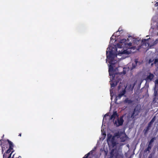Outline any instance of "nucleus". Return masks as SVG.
<instances>
[{
    "label": "nucleus",
    "mask_w": 158,
    "mask_h": 158,
    "mask_svg": "<svg viewBox=\"0 0 158 158\" xmlns=\"http://www.w3.org/2000/svg\"><path fill=\"white\" fill-rule=\"evenodd\" d=\"M126 40L125 39L121 40L119 43H118L117 46L114 45L110 49V48H107L106 52L107 58L110 60L111 62H112L115 56H116V52H117V47L119 48H124L126 45Z\"/></svg>",
    "instance_id": "1"
},
{
    "label": "nucleus",
    "mask_w": 158,
    "mask_h": 158,
    "mask_svg": "<svg viewBox=\"0 0 158 158\" xmlns=\"http://www.w3.org/2000/svg\"><path fill=\"white\" fill-rule=\"evenodd\" d=\"M112 62H111L110 61L109 62V63L110 64L109 66L108 70L109 75L110 76H112V80H111L112 82V83H110L111 87H115L117 85L118 83V81H114L115 76V75L114 73V72L116 71V69L114 68V65L115 64V63H113Z\"/></svg>",
    "instance_id": "2"
},
{
    "label": "nucleus",
    "mask_w": 158,
    "mask_h": 158,
    "mask_svg": "<svg viewBox=\"0 0 158 158\" xmlns=\"http://www.w3.org/2000/svg\"><path fill=\"white\" fill-rule=\"evenodd\" d=\"M6 141L8 142V144H9V148L3 154V158H8L10 155H11V156L12 154L14 151L13 149L14 144L13 143L8 139H7Z\"/></svg>",
    "instance_id": "3"
},
{
    "label": "nucleus",
    "mask_w": 158,
    "mask_h": 158,
    "mask_svg": "<svg viewBox=\"0 0 158 158\" xmlns=\"http://www.w3.org/2000/svg\"><path fill=\"white\" fill-rule=\"evenodd\" d=\"M132 44L131 43H126V45L125 46L127 48L126 50L123 49H122L121 51H119L118 52V53L117 55H118L121 56L123 54H129L131 53V51L129 50L131 49L135 50L136 48V47L135 46L132 47Z\"/></svg>",
    "instance_id": "4"
},
{
    "label": "nucleus",
    "mask_w": 158,
    "mask_h": 158,
    "mask_svg": "<svg viewBox=\"0 0 158 158\" xmlns=\"http://www.w3.org/2000/svg\"><path fill=\"white\" fill-rule=\"evenodd\" d=\"M140 106L137 105L134 108L133 112L132 113L131 117L132 118H134L135 117L138 115L140 110Z\"/></svg>",
    "instance_id": "5"
},
{
    "label": "nucleus",
    "mask_w": 158,
    "mask_h": 158,
    "mask_svg": "<svg viewBox=\"0 0 158 158\" xmlns=\"http://www.w3.org/2000/svg\"><path fill=\"white\" fill-rule=\"evenodd\" d=\"M154 77V74L151 73H148L146 78L145 79L146 82H149L152 81Z\"/></svg>",
    "instance_id": "6"
},
{
    "label": "nucleus",
    "mask_w": 158,
    "mask_h": 158,
    "mask_svg": "<svg viewBox=\"0 0 158 158\" xmlns=\"http://www.w3.org/2000/svg\"><path fill=\"white\" fill-rule=\"evenodd\" d=\"M126 92V91L125 89H123L122 91L120 92L119 94H118V95L116 96L115 99V102L117 100L120 99L125 94Z\"/></svg>",
    "instance_id": "7"
},
{
    "label": "nucleus",
    "mask_w": 158,
    "mask_h": 158,
    "mask_svg": "<svg viewBox=\"0 0 158 158\" xmlns=\"http://www.w3.org/2000/svg\"><path fill=\"white\" fill-rule=\"evenodd\" d=\"M123 117L121 116L120 118V119L118 118V124H117V122L116 121H115L114 124L116 125L117 126H119L122 125L124 122V120L123 119Z\"/></svg>",
    "instance_id": "8"
},
{
    "label": "nucleus",
    "mask_w": 158,
    "mask_h": 158,
    "mask_svg": "<svg viewBox=\"0 0 158 158\" xmlns=\"http://www.w3.org/2000/svg\"><path fill=\"white\" fill-rule=\"evenodd\" d=\"M118 117V114L117 113L116 111H114L113 113V114L111 116L109 120H111L112 119L113 120V121H114V119L116 118V117Z\"/></svg>",
    "instance_id": "9"
},
{
    "label": "nucleus",
    "mask_w": 158,
    "mask_h": 158,
    "mask_svg": "<svg viewBox=\"0 0 158 158\" xmlns=\"http://www.w3.org/2000/svg\"><path fill=\"white\" fill-rule=\"evenodd\" d=\"M150 127H151L148 125L146 128L143 130V132L144 133V135H146L147 134L148 131L150 130Z\"/></svg>",
    "instance_id": "10"
},
{
    "label": "nucleus",
    "mask_w": 158,
    "mask_h": 158,
    "mask_svg": "<svg viewBox=\"0 0 158 158\" xmlns=\"http://www.w3.org/2000/svg\"><path fill=\"white\" fill-rule=\"evenodd\" d=\"M94 150H92L90 151L89 153H88L86 154L84 156L83 158H88L89 156L90 155H92L94 153Z\"/></svg>",
    "instance_id": "11"
},
{
    "label": "nucleus",
    "mask_w": 158,
    "mask_h": 158,
    "mask_svg": "<svg viewBox=\"0 0 158 158\" xmlns=\"http://www.w3.org/2000/svg\"><path fill=\"white\" fill-rule=\"evenodd\" d=\"M1 145L2 147V148H3V147H5V149H6L8 148V147H9V145H8V144L4 143L2 142H1Z\"/></svg>",
    "instance_id": "12"
},
{
    "label": "nucleus",
    "mask_w": 158,
    "mask_h": 158,
    "mask_svg": "<svg viewBox=\"0 0 158 158\" xmlns=\"http://www.w3.org/2000/svg\"><path fill=\"white\" fill-rule=\"evenodd\" d=\"M133 101L131 99H129L128 98H126L124 101V102L125 103L130 104L132 103Z\"/></svg>",
    "instance_id": "13"
},
{
    "label": "nucleus",
    "mask_w": 158,
    "mask_h": 158,
    "mask_svg": "<svg viewBox=\"0 0 158 158\" xmlns=\"http://www.w3.org/2000/svg\"><path fill=\"white\" fill-rule=\"evenodd\" d=\"M135 85V83H134L133 84H131L128 87L129 89L131 91H132L133 90L134 86Z\"/></svg>",
    "instance_id": "14"
},
{
    "label": "nucleus",
    "mask_w": 158,
    "mask_h": 158,
    "mask_svg": "<svg viewBox=\"0 0 158 158\" xmlns=\"http://www.w3.org/2000/svg\"><path fill=\"white\" fill-rule=\"evenodd\" d=\"M135 63H132V67L131 68V70H132L134 68H135L137 65V60H135Z\"/></svg>",
    "instance_id": "15"
},
{
    "label": "nucleus",
    "mask_w": 158,
    "mask_h": 158,
    "mask_svg": "<svg viewBox=\"0 0 158 158\" xmlns=\"http://www.w3.org/2000/svg\"><path fill=\"white\" fill-rule=\"evenodd\" d=\"M148 41V39H143L142 40V44L146 46L147 45V44H148V46H149V44L147 42Z\"/></svg>",
    "instance_id": "16"
},
{
    "label": "nucleus",
    "mask_w": 158,
    "mask_h": 158,
    "mask_svg": "<svg viewBox=\"0 0 158 158\" xmlns=\"http://www.w3.org/2000/svg\"><path fill=\"white\" fill-rule=\"evenodd\" d=\"M156 139V137L152 138L148 144H149V145H152V143L154 142V140Z\"/></svg>",
    "instance_id": "17"
},
{
    "label": "nucleus",
    "mask_w": 158,
    "mask_h": 158,
    "mask_svg": "<svg viewBox=\"0 0 158 158\" xmlns=\"http://www.w3.org/2000/svg\"><path fill=\"white\" fill-rule=\"evenodd\" d=\"M155 120V117H154L148 124V125L151 127L152 125Z\"/></svg>",
    "instance_id": "18"
},
{
    "label": "nucleus",
    "mask_w": 158,
    "mask_h": 158,
    "mask_svg": "<svg viewBox=\"0 0 158 158\" xmlns=\"http://www.w3.org/2000/svg\"><path fill=\"white\" fill-rule=\"evenodd\" d=\"M110 141L111 142V143L113 146L116 145V142L114 141V137L112 138Z\"/></svg>",
    "instance_id": "19"
},
{
    "label": "nucleus",
    "mask_w": 158,
    "mask_h": 158,
    "mask_svg": "<svg viewBox=\"0 0 158 158\" xmlns=\"http://www.w3.org/2000/svg\"><path fill=\"white\" fill-rule=\"evenodd\" d=\"M114 149H113L111 150L110 153V158H113L114 156Z\"/></svg>",
    "instance_id": "20"
},
{
    "label": "nucleus",
    "mask_w": 158,
    "mask_h": 158,
    "mask_svg": "<svg viewBox=\"0 0 158 158\" xmlns=\"http://www.w3.org/2000/svg\"><path fill=\"white\" fill-rule=\"evenodd\" d=\"M112 138V136L111 135H107V142H109V141H110L111 139Z\"/></svg>",
    "instance_id": "21"
},
{
    "label": "nucleus",
    "mask_w": 158,
    "mask_h": 158,
    "mask_svg": "<svg viewBox=\"0 0 158 158\" xmlns=\"http://www.w3.org/2000/svg\"><path fill=\"white\" fill-rule=\"evenodd\" d=\"M154 64L158 68V59H155Z\"/></svg>",
    "instance_id": "22"
},
{
    "label": "nucleus",
    "mask_w": 158,
    "mask_h": 158,
    "mask_svg": "<svg viewBox=\"0 0 158 158\" xmlns=\"http://www.w3.org/2000/svg\"><path fill=\"white\" fill-rule=\"evenodd\" d=\"M152 146V145H149V144H148V148L145 150V151L146 152L147 151L149 152L150 150L151 149Z\"/></svg>",
    "instance_id": "23"
},
{
    "label": "nucleus",
    "mask_w": 158,
    "mask_h": 158,
    "mask_svg": "<svg viewBox=\"0 0 158 158\" xmlns=\"http://www.w3.org/2000/svg\"><path fill=\"white\" fill-rule=\"evenodd\" d=\"M158 92V88H157L155 87V91H154V95L155 96H156L157 95V94H157Z\"/></svg>",
    "instance_id": "24"
},
{
    "label": "nucleus",
    "mask_w": 158,
    "mask_h": 158,
    "mask_svg": "<svg viewBox=\"0 0 158 158\" xmlns=\"http://www.w3.org/2000/svg\"><path fill=\"white\" fill-rule=\"evenodd\" d=\"M118 154L119 153L117 151H115L114 152V156L116 158H117L118 157Z\"/></svg>",
    "instance_id": "25"
},
{
    "label": "nucleus",
    "mask_w": 158,
    "mask_h": 158,
    "mask_svg": "<svg viewBox=\"0 0 158 158\" xmlns=\"http://www.w3.org/2000/svg\"><path fill=\"white\" fill-rule=\"evenodd\" d=\"M155 87L157 88V87H158V79H157L155 80Z\"/></svg>",
    "instance_id": "26"
},
{
    "label": "nucleus",
    "mask_w": 158,
    "mask_h": 158,
    "mask_svg": "<svg viewBox=\"0 0 158 158\" xmlns=\"http://www.w3.org/2000/svg\"><path fill=\"white\" fill-rule=\"evenodd\" d=\"M121 135V133L118 132L117 133H116L115 134V136H118L120 137Z\"/></svg>",
    "instance_id": "27"
},
{
    "label": "nucleus",
    "mask_w": 158,
    "mask_h": 158,
    "mask_svg": "<svg viewBox=\"0 0 158 158\" xmlns=\"http://www.w3.org/2000/svg\"><path fill=\"white\" fill-rule=\"evenodd\" d=\"M109 115V113H107L105 115H104V117H103V120H104V119L106 120V117L108 116Z\"/></svg>",
    "instance_id": "28"
},
{
    "label": "nucleus",
    "mask_w": 158,
    "mask_h": 158,
    "mask_svg": "<svg viewBox=\"0 0 158 158\" xmlns=\"http://www.w3.org/2000/svg\"><path fill=\"white\" fill-rule=\"evenodd\" d=\"M158 43V38L154 42L153 45L156 44Z\"/></svg>",
    "instance_id": "29"
},
{
    "label": "nucleus",
    "mask_w": 158,
    "mask_h": 158,
    "mask_svg": "<svg viewBox=\"0 0 158 158\" xmlns=\"http://www.w3.org/2000/svg\"><path fill=\"white\" fill-rule=\"evenodd\" d=\"M15 154H14L12 158H21V157L20 156H19L18 157H15Z\"/></svg>",
    "instance_id": "30"
},
{
    "label": "nucleus",
    "mask_w": 158,
    "mask_h": 158,
    "mask_svg": "<svg viewBox=\"0 0 158 158\" xmlns=\"http://www.w3.org/2000/svg\"><path fill=\"white\" fill-rule=\"evenodd\" d=\"M122 31H123V30L120 28H119L118 31L116 32V33H117L118 32H119L120 33H122V32L121 33V32Z\"/></svg>",
    "instance_id": "31"
},
{
    "label": "nucleus",
    "mask_w": 158,
    "mask_h": 158,
    "mask_svg": "<svg viewBox=\"0 0 158 158\" xmlns=\"http://www.w3.org/2000/svg\"><path fill=\"white\" fill-rule=\"evenodd\" d=\"M121 141L122 142H124L125 141V139H124L123 138H122V137L121 138Z\"/></svg>",
    "instance_id": "32"
},
{
    "label": "nucleus",
    "mask_w": 158,
    "mask_h": 158,
    "mask_svg": "<svg viewBox=\"0 0 158 158\" xmlns=\"http://www.w3.org/2000/svg\"><path fill=\"white\" fill-rule=\"evenodd\" d=\"M2 148V153H3L4 152V150H5V147H4V148L3 147V148Z\"/></svg>",
    "instance_id": "33"
},
{
    "label": "nucleus",
    "mask_w": 158,
    "mask_h": 158,
    "mask_svg": "<svg viewBox=\"0 0 158 158\" xmlns=\"http://www.w3.org/2000/svg\"><path fill=\"white\" fill-rule=\"evenodd\" d=\"M149 63H151L152 61V60L151 59H150L149 60Z\"/></svg>",
    "instance_id": "34"
},
{
    "label": "nucleus",
    "mask_w": 158,
    "mask_h": 158,
    "mask_svg": "<svg viewBox=\"0 0 158 158\" xmlns=\"http://www.w3.org/2000/svg\"><path fill=\"white\" fill-rule=\"evenodd\" d=\"M19 136H21V133L19 134Z\"/></svg>",
    "instance_id": "35"
},
{
    "label": "nucleus",
    "mask_w": 158,
    "mask_h": 158,
    "mask_svg": "<svg viewBox=\"0 0 158 158\" xmlns=\"http://www.w3.org/2000/svg\"><path fill=\"white\" fill-rule=\"evenodd\" d=\"M11 158V155H10L8 158Z\"/></svg>",
    "instance_id": "36"
},
{
    "label": "nucleus",
    "mask_w": 158,
    "mask_h": 158,
    "mask_svg": "<svg viewBox=\"0 0 158 158\" xmlns=\"http://www.w3.org/2000/svg\"><path fill=\"white\" fill-rule=\"evenodd\" d=\"M153 64V63L151 64V65L152 66Z\"/></svg>",
    "instance_id": "37"
},
{
    "label": "nucleus",
    "mask_w": 158,
    "mask_h": 158,
    "mask_svg": "<svg viewBox=\"0 0 158 158\" xmlns=\"http://www.w3.org/2000/svg\"><path fill=\"white\" fill-rule=\"evenodd\" d=\"M111 39H112V37H111L110 38L111 40Z\"/></svg>",
    "instance_id": "38"
},
{
    "label": "nucleus",
    "mask_w": 158,
    "mask_h": 158,
    "mask_svg": "<svg viewBox=\"0 0 158 158\" xmlns=\"http://www.w3.org/2000/svg\"><path fill=\"white\" fill-rule=\"evenodd\" d=\"M15 157H16L15 156Z\"/></svg>",
    "instance_id": "39"
},
{
    "label": "nucleus",
    "mask_w": 158,
    "mask_h": 158,
    "mask_svg": "<svg viewBox=\"0 0 158 158\" xmlns=\"http://www.w3.org/2000/svg\"><path fill=\"white\" fill-rule=\"evenodd\" d=\"M89 158H91V157H89Z\"/></svg>",
    "instance_id": "40"
}]
</instances>
